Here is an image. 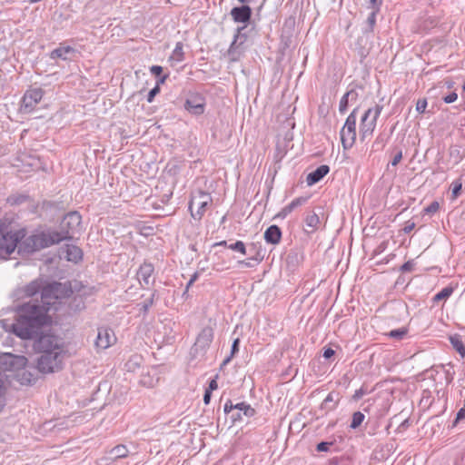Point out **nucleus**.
<instances>
[{"instance_id": "2eb2a0df", "label": "nucleus", "mask_w": 465, "mask_h": 465, "mask_svg": "<svg viewBox=\"0 0 465 465\" xmlns=\"http://www.w3.org/2000/svg\"><path fill=\"white\" fill-rule=\"evenodd\" d=\"M115 340L114 333L111 329L104 327L98 328L94 345L97 350H105L109 348Z\"/></svg>"}, {"instance_id": "69168bd1", "label": "nucleus", "mask_w": 465, "mask_h": 465, "mask_svg": "<svg viewBox=\"0 0 465 465\" xmlns=\"http://www.w3.org/2000/svg\"><path fill=\"white\" fill-rule=\"evenodd\" d=\"M211 398H212V392L205 390L204 394H203L204 404L208 405L211 401Z\"/></svg>"}, {"instance_id": "58836bf2", "label": "nucleus", "mask_w": 465, "mask_h": 465, "mask_svg": "<svg viewBox=\"0 0 465 465\" xmlns=\"http://www.w3.org/2000/svg\"><path fill=\"white\" fill-rule=\"evenodd\" d=\"M28 195L19 194V195H12L8 197L7 202L12 205H18L25 203L28 200Z\"/></svg>"}, {"instance_id": "0eeeda50", "label": "nucleus", "mask_w": 465, "mask_h": 465, "mask_svg": "<svg viewBox=\"0 0 465 465\" xmlns=\"http://www.w3.org/2000/svg\"><path fill=\"white\" fill-rule=\"evenodd\" d=\"M214 336L213 329L206 326L202 329L196 337L195 342L191 348V357L193 359L204 358Z\"/></svg>"}, {"instance_id": "bf43d9fd", "label": "nucleus", "mask_w": 465, "mask_h": 465, "mask_svg": "<svg viewBox=\"0 0 465 465\" xmlns=\"http://www.w3.org/2000/svg\"><path fill=\"white\" fill-rule=\"evenodd\" d=\"M334 354H335V351H334L331 348H324V349H323L322 356H323L326 360L331 359Z\"/></svg>"}, {"instance_id": "39448f33", "label": "nucleus", "mask_w": 465, "mask_h": 465, "mask_svg": "<svg viewBox=\"0 0 465 465\" xmlns=\"http://www.w3.org/2000/svg\"><path fill=\"white\" fill-rule=\"evenodd\" d=\"M382 109V104H376L373 107L367 109L361 117L359 136L361 142H365L372 136L376 128L377 120Z\"/></svg>"}, {"instance_id": "5701e85b", "label": "nucleus", "mask_w": 465, "mask_h": 465, "mask_svg": "<svg viewBox=\"0 0 465 465\" xmlns=\"http://www.w3.org/2000/svg\"><path fill=\"white\" fill-rule=\"evenodd\" d=\"M303 261V253L298 250H291L286 256L288 268L294 271Z\"/></svg>"}, {"instance_id": "4be33fe9", "label": "nucleus", "mask_w": 465, "mask_h": 465, "mask_svg": "<svg viewBox=\"0 0 465 465\" xmlns=\"http://www.w3.org/2000/svg\"><path fill=\"white\" fill-rule=\"evenodd\" d=\"M75 50L70 45H60L59 47L54 49L50 53L51 59H62L64 61L71 59L69 55L74 54Z\"/></svg>"}, {"instance_id": "c85d7f7f", "label": "nucleus", "mask_w": 465, "mask_h": 465, "mask_svg": "<svg viewBox=\"0 0 465 465\" xmlns=\"http://www.w3.org/2000/svg\"><path fill=\"white\" fill-rule=\"evenodd\" d=\"M305 223L308 227H310L312 229L311 232H315L319 228L321 221H320L318 214L315 213L314 212H312V213L307 214V216L305 218Z\"/></svg>"}, {"instance_id": "e433bc0d", "label": "nucleus", "mask_w": 465, "mask_h": 465, "mask_svg": "<svg viewBox=\"0 0 465 465\" xmlns=\"http://www.w3.org/2000/svg\"><path fill=\"white\" fill-rule=\"evenodd\" d=\"M408 333V329L405 327L399 328L396 330H392L388 333L390 338L401 341L402 340Z\"/></svg>"}, {"instance_id": "603ef678", "label": "nucleus", "mask_w": 465, "mask_h": 465, "mask_svg": "<svg viewBox=\"0 0 465 465\" xmlns=\"http://www.w3.org/2000/svg\"><path fill=\"white\" fill-rule=\"evenodd\" d=\"M332 444H333L332 442L322 441V442L317 444L316 450L318 451H321V452L328 451L329 450V447L331 446Z\"/></svg>"}, {"instance_id": "9d476101", "label": "nucleus", "mask_w": 465, "mask_h": 465, "mask_svg": "<svg viewBox=\"0 0 465 465\" xmlns=\"http://www.w3.org/2000/svg\"><path fill=\"white\" fill-rule=\"evenodd\" d=\"M212 202L213 198L210 193L202 190L197 191L189 203L193 218L201 220Z\"/></svg>"}, {"instance_id": "aec40b11", "label": "nucleus", "mask_w": 465, "mask_h": 465, "mask_svg": "<svg viewBox=\"0 0 465 465\" xmlns=\"http://www.w3.org/2000/svg\"><path fill=\"white\" fill-rule=\"evenodd\" d=\"M53 288H54V293L55 302L57 300L68 298L73 293L71 283L69 282H53Z\"/></svg>"}, {"instance_id": "09e8293b", "label": "nucleus", "mask_w": 465, "mask_h": 465, "mask_svg": "<svg viewBox=\"0 0 465 465\" xmlns=\"http://www.w3.org/2000/svg\"><path fill=\"white\" fill-rule=\"evenodd\" d=\"M344 457H333L329 460L328 465H346Z\"/></svg>"}, {"instance_id": "79ce46f5", "label": "nucleus", "mask_w": 465, "mask_h": 465, "mask_svg": "<svg viewBox=\"0 0 465 465\" xmlns=\"http://www.w3.org/2000/svg\"><path fill=\"white\" fill-rule=\"evenodd\" d=\"M309 198V196H300L293 199L289 204L290 206H292V210H294L295 208L305 204L308 202Z\"/></svg>"}, {"instance_id": "e2e57ef3", "label": "nucleus", "mask_w": 465, "mask_h": 465, "mask_svg": "<svg viewBox=\"0 0 465 465\" xmlns=\"http://www.w3.org/2000/svg\"><path fill=\"white\" fill-rule=\"evenodd\" d=\"M150 71L153 74L159 76L163 73V67L160 65H153L151 66Z\"/></svg>"}, {"instance_id": "f704fd0d", "label": "nucleus", "mask_w": 465, "mask_h": 465, "mask_svg": "<svg viewBox=\"0 0 465 465\" xmlns=\"http://www.w3.org/2000/svg\"><path fill=\"white\" fill-rule=\"evenodd\" d=\"M111 453H112V455L114 456V459H122V458L127 457L128 450L124 445H118V446H115L111 450Z\"/></svg>"}, {"instance_id": "412c9836", "label": "nucleus", "mask_w": 465, "mask_h": 465, "mask_svg": "<svg viewBox=\"0 0 465 465\" xmlns=\"http://www.w3.org/2000/svg\"><path fill=\"white\" fill-rule=\"evenodd\" d=\"M282 230L278 225H270L264 232V240L267 243L276 245L281 242Z\"/></svg>"}, {"instance_id": "9b49d317", "label": "nucleus", "mask_w": 465, "mask_h": 465, "mask_svg": "<svg viewBox=\"0 0 465 465\" xmlns=\"http://www.w3.org/2000/svg\"><path fill=\"white\" fill-rule=\"evenodd\" d=\"M45 91L41 87L29 88L24 94L20 112L24 114L32 113L42 100Z\"/></svg>"}, {"instance_id": "c9c22d12", "label": "nucleus", "mask_w": 465, "mask_h": 465, "mask_svg": "<svg viewBox=\"0 0 465 465\" xmlns=\"http://www.w3.org/2000/svg\"><path fill=\"white\" fill-rule=\"evenodd\" d=\"M365 415L361 411H355L351 417V422L350 427L351 429H357L364 420Z\"/></svg>"}, {"instance_id": "cd10ccee", "label": "nucleus", "mask_w": 465, "mask_h": 465, "mask_svg": "<svg viewBox=\"0 0 465 465\" xmlns=\"http://www.w3.org/2000/svg\"><path fill=\"white\" fill-rule=\"evenodd\" d=\"M380 9H371V12L367 17L366 26L363 28V33H372L376 25V16Z\"/></svg>"}, {"instance_id": "8fccbe9b", "label": "nucleus", "mask_w": 465, "mask_h": 465, "mask_svg": "<svg viewBox=\"0 0 465 465\" xmlns=\"http://www.w3.org/2000/svg\"><path fill=\"white\" fill-rule=\"evenodd\" d=\"M292 206H290V204H287L286 206H284L280 212L279 213L277 214V217H280L282 219H284L285 217H287V215H289L292 212Z\"/></svg>"}, {"instance_id": "f8f14e48", "label": "nucleus", "mask_w": 465, "mask_h": 465, "mask_svg": "<svg viewBox=\"0 0 465 465\" xmlns=\"http://www.w3.org/2000/svg\"><path fill=\"white\" fill-rule=\"evenodd\" d=\"M205 106V98L198 93L191 94L184 103L185 110L193 115L203 114L204 113Z\"/></svg>"}, {"instance_id": "72a5a7b5", "label": "nucleus", "mask_w": 465, "mask_h": 465, "mask_svg": "<svg viewBox=\"0 0 465 465\" xmlns=\"http://www.w3.org/2000/svg\"><path fill=\"white\" fill-rule=\"evenodd\" d=\"M239 346H240V339L236 338L232 341V344L231 347V354L223 360L222 366H224L231 361L232 358L239 351Z\"/></svg>"}, {"instance_id": "0e129e2a", "label": "nucleus", "mask_w": 465, "mask_h": 465, "mask_svg": "<svg viewBox=\"0 0 465 465\" xmlns=\"http://www.w3.org/2000/svg\"><path fill=\"white\" fill-rule=\"evenodd\" d=\"M364 394H365V391H364L362 388H361V389H359V390L355 391V393H354V395H353V399H354V400H359V399H361Z\"/></svg>"}, {"instance_id": "393cba45", "label": "nucleus", "mask_w": 465, "mask_h": 465, "mask_svg": "<svg viewBox=\"0 0 465 465\" xmlns=\"http://www.w3.org/2000/svg\"><path fill=\"white\" fill-rule=\"evenodd\" d=\"M65 258L69 262H78L83 259V251L76 245L65 246Z\"/></svg>"}, {"instance_id": "864d4df0", "label": "nucleus", "mask_w": 465, "mask_h": 465, "mask_svg": "<svg viewBox=\"0 0 465 465\" xmlns=\"http://www.w3.org/2000/svg\"><path fill=\"white\" fill-rule=\"evenodd\" d=\"M5 405V388L3 386V382L0 380V412L4 409Z\"/></svg>"}, {"instance_id": "13d9d810", "label": "nucleus", "mask_w": 465, "mask_h": 465, "mask_svg": "<svg viewBox=\"0 0 465 465\" xmlns=\"http://www.w3.org/2000/svg\"><path fill=\"white\" fill-rule=\"evenodd\" d=\"M345 94H349L350 102H355V101H357V99L359 97V94H358V93H357V91L355 89H351V90H349Z\"/></svg>"}, {"instance_id": "774afa93", "label": "nucleus", "mask_w": 465, "mask_h": 465, "mask_svg": "<svg viewBox=\"0 0 465 465\" xmlns=\"http://www.w3.org/2000/svg\"><path fill=\"white\" fill-rule=\"evenodd\" d=\"M228 243H227V241H221V242H215L213 244V246H223V247H227L228 248Z\"/></svg>"}, {"instance_id": "4d7b16f0", "label": "nucleus", "mask_w": 465, "mask_h": 465, "mask_svg": "<svg viewBox=\"0 0 465 465\" xmlns=\"http://www.w3.org/2000/svg\"><path fill=\"white\" fill-rule=\"evenodd\" d=\"M383 0H368V7L371 9H381V5Z\"/></svg>"}, {"instance_id": "680f3d73", "label": "nucleus", "mask_w": 465, "mask_h": 465, "mask_svg": "<svg viewBox=\"0 0 465 465\" xmlns=\"http://www.w3.org/2000/svg\"><path fill=\"white\" fill-rule=\"evenodd\" d=\"M414 227H415V223L413 222H411V221H408L405 223V226L403 228V232L405 233H410L414 229Z\"/></svg>"}, {"instance_id": "37998d69", "label": "nucleus", "mask_w": 465, "mask_h": 465, "mask_svg": "<svg viewBox=\"0 0 465 465\" xmlns=\"http://www.w3.org/2000/svg\"><path fill=\"white\" fill-rule=\"evenodd\" d=\"M415 262L414 260H409L408 262H404L399 269L401 272H411L415 268Z\"/></svg>"}, {"instance_id": "ea45409f", "label": "nucleus", "mask_w": 465, "mask_h": 465, "mask_svg": "<svg viewBox=\"0 0 465 465\" xmlns=\"http://www.w3.org/2000/svg\"><path fill=\"white\" fill-rule=\"evenodd\" d=\"M228 249L246 254V247L242 241H236L234 243L229 244Z\"/></svg>"}, {"instance_id": "f257e3e1", "label": "nucleus", "mask_w": 465, "mask_h": 465, "mask_svg": "<svg viewBox=\"0 0 465 465\" xmlns=\"http://www.w3.org/2000/svg\"><path fill=\"white\" fill-rule=\"evenodd\" d=\"M50 322L46 306L40 305L38 301L25 302L15 310L12 331L22 340L35 339Z\"/></svg>"}, {"instance_id": "a18cd8bd", "label": "nucleus", "mask_w": 465, "mask_h": 465, "mask_svg": "<svg viewBox=\"0 0 465 465\" xmlns=\"http://www.w3.org/2000/svg\"><path fill=\"white\" fill-rule=\"evenodd\" d=\"M461 188H462V183L460 179L456 180L452 183L451 193H452L453 198H457L460 194Z\"/></svg>"}, {"instance_id": "f03ea898", "label": "nucleus", "mask_w": 465, "mask_h": 465, "mask_svg": "<svg viewBox=\"0 0 465 465\" xmlns=\"http://www.w3.org/2000/svg\"><path fill=\"white\" fill-rule=\"evenodd\" d=\"M67 232H58L53 228L35 230L32 234L25 237L19 244V252L32 254L43 249L59 244L63 241L71 240Z\"/></svg>"}, {"instance_id": "b1692460", "label": "nucleus", "mask_w": 465, "mask_h": 465, "mask_svg": "<svg viewBox=\"0 0 465 465\" xmlns=\"http://www.w3.org/2000/svg\"><path fill=\"white\" fill-rule=\"evenodd\" d=\"M44 280L45 279L39 277L37 279L33 280L28 284H26L24 288L25 295L27 297H33L37 293L41 294Z\"/></svg>"}, {"instance_id": "20e7f679", "label": "nucleus", "mask_w": 465, "mask_h": 465, "mask_svg": "<svg viewBox=\"0 0 465 465\" xmlns=\"http://www.w3.org/2000/svg\"><path fill=\"white\" fill-rule=\"evenodd\" d=\"M8 218L0 219V256L7 258L25 239L24 230L14 231Z\"/></svg>"}, {"instance_id": "c756f323", "label": "nucleus", "mask_w": 465, "mask_h": 465, "mask_svg": "<svg viewBox=\"0 0 465 465\" xmlns=\"http://www.w3.org/2000/svg\"><path fill=\"white\" fill-rule=\"evenodd\" d=\"M170 59L174 60L178 63L184 60L183 45L182 42L176 43L175 47L170 56Z\"/></svg>"}, {"instance_id": "4468645a", "label": "nucleus", "mask_w": 465, "mask_h": 465, "mask_svg": "<svg viewBox=\"0 0 465 465\" xmlns=\"http://www.w3.org/2000/svg\"><path fill=\"white\" fill-rule=\"evenodd\" d=\"M153 272L154 266L152 262L145 261L140 265L136 276L143 288H146L150 284L154 283V278H153Z\"/></svg>"}, {"instance_id": "473e14b6", "label": "nucleus", "mask_w": 465, "mask_h": 465, "mask_svg": "<svg viewBox=\"0 0 465 465\" xmlns=\"http://www.w3.org/2000/svg\"><path fill=\"white\" fill-rule=\"evenodd\" d=\"M363 37H359L356 42V52L360 57V62L362 63L363 60L368 56L369 54V48H366L364 45H362Z\"/></svg>"}, {"instance_id": "3c124183", "label": "nucleus", "mask_w": 465, "mask_h": 465, "mask_svg": "<svg viewBox=\"0 0 465 465\" xmlns=\"http://www.w3.org/2000/svg\"><path fill=\"white\" fill-rule=\"evenodd\" d=\"M218 377H219L218 374H216L214 376V378L212 379L209 381L208 387L205 389L206 391H208L210 392H213V391L217 390V388H218V383H217Z\"/></svg>"}, {"instance_id": "dca6fc26", "label": "nucleus", "mask_w": 465, "mask_h": 465, "mask_svg": "<svg viewBox=\"0 0 465 465\" xmlns=\"http://www.w3.org/2000/svg\"><path fill=\"white\" fill-rule=\"evenodd\" d=\"M234 407L237 411L231 415L233 424L238 421H242L243 416L251 418L256 413L255 410L250 404L243 401L236 403Z\"/></svg>"}, {"instance_id": "bb28decb", "label": "nucleus", "mask_w": 465, "mask_h": 465, "mask_svg": "<svg viewBox=\"0 0 465 465\" xmlns=\"http://www.w3.org/2000/svg\"><path fill=\"white\" fill-rule=\"evenodd\" d=\"M454 287L448 285L444 287L441 291L436 293L433 298V303H439L440 302H446L453 293Z\"/></svg>"}, {"instance_id": "6e6d98bb", "label": "nucleus", "mask_w": 465, "mask_h": 465, "mask_svg": "<svg viewBox=\"0 0 465 465\" xmlns=\"http://www.w3.org/2000/svg\"><path fill=\"white\" fill-rule=\"evenodd\" d=\"M457 98H458V94L455 92H451L448 95L444 96L442 99H443L444 103L451 104V103L455 102L457 100Z\"/></svg>"}, {"instance_id": "f3484780", "label": "nucleus", "mask_w": 465, "mask_h": 465, "mask_svg": "<svg viewBox=\"0 0 465 465\" xmlns=\"http://www.w3.org/2000/svg\"><path fill=\"white\" fill-rule=\"evenodd\" d=\"M53 288V282L44 280L43 288L41 291V302L40 305L46 306L48 312L51 310L52 305L55 303L54 293Z\"/></svg>"}, {"instance_id": "338daca9", "label": "nucleus", "mask_w": 465, "mask_h": 465, "mask_svg": "<svg viewBox=\"0 0 465 465\" xmlns=\"http://www.w3.org/2000/svg\"><path fill=\"white\" fill-rule=\"evenodd\" d=\"M410 423H409V420L406 419L404 420L399 426L398 430H401V429H405L407 427H409Z\"/></svg>"}, {"instance_id": "7c9ffc66", "label": "nucleus", "mask_w": 465, "mask_h": 465, "mask_svg": "<svg viewBox=\"0 0 465 465\" xmlns=\"http://www.w3.org/2000/svg\"><path fill=\"white\" fill-rule=\"evenodd\" d=\"M157 297V291L154 290L149 299L142 303H139L141 312L145 316L149 312L150 308L153 305L154 300Z\"/></svg>"}, {"instance_id": "4c0bfd02", "label": "nucleus", "mask_w": 465, "mask_h": 465, "mask_svg": "<svg viewBox=\"0 0 465 465\" xmlns=\"http://www.w3.org/2000/svg\"><path fill=\"white\" fill-rule=\"evenodd\" d=\"M450 157L454 160L456 164L461 162L463 159V153H461L459 146L455 145L450 148Z\"/></svg>"}, {"instance_id": "a19ab883", "label": "nucleus", "mask_w": 465, "mask_h": 465, "mask_svg": "<svg viewBox=\"0 0 465 465\" xmlns=\"http://www.w3.org/2000/svg\"><path fill=\"white\" fill-rule=\"evenodd\" d=\"M440 209V203L437 201H433L427 207L423 209L425 214L432 215L436 213Z\"/></svg>"}, {"instance_id": "2f4dec72", "label": "nucleus", "mask_w": 465, "mask_h": 465, "mask_svg": "<svg viewBox=\"0 0 465 465\" xmlns=\"http://www.w3.org/2000/svg\"><path fill=\"white\" fill-rule=\"evenodd\" d=\"M167 77H168V75L165 74V75L161 76L157 80L156 85L153 89H151L147 94V102L148 103H152L153 101L155 95L160 93V84H163L165 82V80L167 79Z\"/></svg>"}, {"instance_id": "5fc2aeb1", "label": "nucleus", "mask_w": 465, "mask_h": 465, "mask_svg": "<svg viewBox=\"0 0 465 465\" xmlns=\"http://www.w3.org/2000/svg\"><path fill=\"white\" fill-rule=\"evenodd\" d=\"M234 406H235V404H233L231 400H228L223 406L224 413L228 414V413L232 412V411H236V408Z\"/></svg>"}, {"instance_id": "c03bdc74", "label": "nucleus", "mask_w": 465, "mask_h": 465, "mask_svg": "<svg viewBox=\"0 0 465 465\" xmlns=\"http://www.w3.org/2000/svg\"><path fill=\"white\" fill-rule=\"evenodd\" d=\"M349 102V94H344V95L341 98L339 104V111L341 114H344L347 111Z\"/></svg>"}, {"instance_id": "6ab92c4d", "label": "nucleus", "mask_w": 465, "mask_h": 465, "mask_svg": "<svg viewBox=\"0 0 465 465\" xmlns=\"http://www.w3.org/2000/svg\"><path fill=\"white\" fill-rule=\"evenodd\" d=\"M330 172V167L327 164H322L314 171L310 173L306 177L307 185L312 186L322 180Z\"/></svg>"}, {"instance_id": "7ed1b4c3", "label": "nucleus", "mask_w": 465, "mask_h": 465, "mask_svg": "<svg viewBox=\"0 0 465 465\" xmlns=\"http://www.w3.org/2000/svg\"><path fill=\"white\" fill-rule=\"evenodd\" d=\"M230 15L235 23L244 24L243 26H240L236 29L233 41L227 52L230 60L235 62L240 57L238 47L240 45L243 44L247 38L246 35L243 34L242 31L246 28V24L250 22L252 11L249 4H242L240 6L233 7L231 10Z\"/></svg>"}, {"instance_id": "423d86ee", "label": "nucleus", "mask_w": 465, "mask_h": 465, "mask_svg": "<svg viewBox=\"0 0 465 465\" xmlns=\"http://www.w3.org/2000/svg\"><path fill=\"white\" fill-rule=\"evenodd\" d=\"M359 108H354L346 118V121L340 132L341 144L344 150L351 149L357 138L356 124Z\"/></svg>"}, {"instance_id": "ddd939ff", "label": "nucleus", "mask_w": 465, "mask_h": 465, "mask_svg": "<svg viewBox=\"0 0 465 465\" xmlns=\"http://www.w3.org/2000/svg\"><path fill=\"white\" fill-rule=\"evenodd\" d=\"M82 223V216L76 212H69L66 213L61 223V230L59 232H67L68 235L72 236V232L76 231Z\"/></svg>"}, {"instance_id": "49530a36", "label": "nucleus", "mask_w": 465, "mask_h": 465, "mask_svg": "<svg viewBox=\"0 0 465 465\" xmlns=\"http://www.w3.org/2000/svg\"><path fill=\"white\" fill-rule=\"evenodd\" d=\"M401 159H402V150L397 149L393 155L392 160L391 161V164L392 166H396L401 162Z\"/></svg>"}, {"instance_id": "de8ad7c7", "label": "nucleus", "mask_w": 465, "mask_h": 465, "mask_svg": "<svg viewBox=\"0 0 465 465\" xmlns=\"http://www.w3.org/2000/svg\"><path fill=\"white\" fill-rule=\"evenodd\" d=\"M427 100L426 99H419L416 104V111L420 114H422L425 112V109L427 107Z\"/></svg>"}, {"instance_id": "a878e982", "label": "nucleus", "mask_w": 465, "mask_h": 465, "mask_svg": "<svg viewBox=\"0 0 465 465\" xmlns=\"http://www.w3.org/2000/svg\"><path fill=\"white\" fill-rule=\"evenodd\" d=\"M450 342L460 357L465 358V344L463 343L460 335L454 334L450 336Z\"/></svg>"}, {"instance_id": "052dcab7", "label": "nucleus", "mask_w": 465, "mask_h": 465, "mask_svg": "<svg viewBox=\"0 0 465 465\" xmlns=\"http://www.w3.org/2000/svg\"><path fill=\"white\" fill-rule=\"evenodd\" d=\"M465 419V405L459 410V411L456 414V422H460Z\"/></svg>"}, {"instance_id": "a211bd4d", "label": "nucleus", "mask_w": 465, "mask_h": 465, "mask_svg": "<svg viewBox=\"0 0 465 465\" xmlns=\"http://www.w3.org/2000/svg\"><path fill=\"white\" fill-rule=\"evenodd\" d=\"M340 401V393L337 391H331L321 403L320 410L327 414L328 412L334 411L337 408Z\"/></svg>"}, {"instance_id": "1a4fd4ad", "label": "nucleus", "mask_w": 465, "mask_h": 465, "mask_svg": "<svg viewBox=\"0 0 465 465\" xmlns=\"http://www.w3.org/2000/svg\"><path fill=\"white\" fill-rule=\"evenodd\" d=\"M63 351L41 354L37 359V369L42 373H52L62 369Z\"/></svg>"}, {"instance_id": "6e6552de", "label": "nucleus", "mask_w": 465, "mask_h": 465, "mask_svg": "<svg viewBox=\"0 0 465 465\" xmlns=\"http://www.w3.org/2000/svg\"><path fill=\"white\" fill-rule=\"evenodd\" d=\"M34 349L40 354L64 351L63 342L61 339L54 334H42V332L35 338Z\"/></svg>"}]
</instances>
